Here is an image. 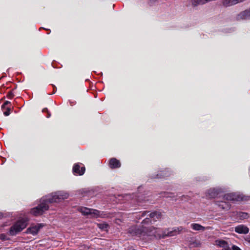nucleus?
Here are the masks:
<instances>
[{
  "label": "nucleus",
  "mask_w": 250,
  "mask_h": 250,
  "mask_svg": "<svg viewBox=\"0 0 250 250\" xmlns=\"http://www.w3.org/2000/svg\"><path fill=\"white\" fill-rule=\"evenodd\" d=\"M27 222L26 219H22L18 221L10 228L9 231V234L13 236L21 232L26 227Z\"/></svg>",
  "instance_id": "7ed1b4c3"
},
{
  "label": "nucleus",
  "mask_w": 250,
  "mask_h": 250,
  "mask_svg": "<svg viewBox=\"0 0 250 250\" xmlns=\"http://www.w3.org/2000/svg\"><path fill=\"white\" fill-rule=\"evenodd\" d=\"M9 103H10V102H8V101H6V102L4 103V104L3 105V106H5V105H7V104H8Z\"/></svg>",
  "instance_id": "bb28decb"
},
{
  "label": "nucleus",
  "mask_w": 250,
  "mask_h": 250,
  "mask_svg": "<svg viewBox=\"0 0 250 250\" xmlns=\"http://www.w3.org/2000/svg\"><path fill=\"white\" fill-rule=\"evenodd\" d=\"M9 114H10V108H8L7 109V111H6L4 112V114L5 116H8L9 115Z\"/></svg>",
  "instance_id": "4be33fe9"
},
{
  "label": "nucleus",
  "mask_w": 250,
  "mask_h": 250,
  "mask_svg": "<svg viewBox=\"0 0 250 250\" xmlns=\"http://www.w3.org/2000/svg\"><path fill=\"white\" fill-rule=\"evenodd\" d=\"M78 210L83 215H89L91 218H98L101 217V214L98 210L82 207L79 208Z\"/></svg>",
  "instance_id": "39448f33"
},
{
  "label": "nucleus",
  "mask_w": 250,
  "mask_h": 250,
  "mask_svg": "<svg viewBox=\"0 0 250 250\" xmlns=\"http://www.w3.org/2000/svg\"><path fill=\"white\" fill-rule=\"evenodd\" d=\"M232 249L233 250H241V249L238 248V247L236 246H233L232 247Z\"/></svg>",
  "instance_id": "5701e85b"
},
{
  "label": "nucleus",
  "mask_w": 250,
  "mask_h": 250,
  "mask_svg": "<svg viewBox=\"0 0 250 250\" xmlns=\"http://www.w3.org/2000/svg\"><path fill=\"white\" fill-rule=\"evenodd\" d=\"M191 227L193 230L196 231H203L206 229V228L205 227L197 223L192 224L191 225Z\"/></svg>",
  "instance_id": "ddd939ff"
},
{
  "label": "nucleus",
  "mask_w": 250,
  "mask_h": 250,
  "mask_svg": "<svg viewBox=\"0 0 250 250\" xmlns=\"http://www.w3.org/2000/svg\"><path fill=\"white\" fill-rule=\"evenodd\" d=\"M222 250H231V249H230L229 246H228V247H227L225 249H223Z\"/></svg>",
  "instance_id": "a878e982"
},
{
  "label": "nucleus",
  "mask_w": 250,
  "mask_h": 250,
  "mask_svg": "<svg viewBox=\"0 0 250 250\" xmlns=\"http://www.w3.org/2000/svg\"><path fill=\"white\" fill-rule=\"evenodd\" d=\"M48 209V206L44 198L41 199V204L36 208L32 209L31 213L35 216L41 215Z\"/></svg>",
  "instance_id": "20e7f679"
},
{
  "label": "nucleus",
  "mask_w": 250,
  "mask_h": 250,
  "mask_svg": "<svg viewBox=\"0 0 250 250\" xmlns=\"http://www.w3.org/2000/svg\"><path fill=\"white\" fill-rule=\"evenodd\" d=\"M42 227L43 225L42 224H38L29 227L27 229V231L28 233H31L33 235H35L38 232L40 229Z\"/></svg>",
  "instance_id": "6e6552de"
},
{
  "label": "nucleus",
  "mask_w": 250,
  "mask_h": 250,
  "mask_svg": "<svg viewBox=\"0 0 250 250\" xmlns=\"http://www.w3.org/2000/svg\"><path fill=\"white\" fill-rule=\"evenodd\" d=\"M216 204L218 205L221 208H222L223 209H228L230 208L229 205L225 202H217Z\"/></svg>",
  "instance_id": "2eb2a0df"
},
{
  "label": "nucleus",
  "mask_w": 250,
  "mask_h": 250,
  "mask_svg": "<svg viewBox=\"0 0 250 250\" xmlns=\"http://www.w3.org/2000/svg\"><path fill=\"white\" fill-rule=\"evenodd\" d=\"M216 245L225 249L229 246L227 243L224 240L216 241Z\"/></svg>",
  "instance_id": "f3484780"
},
{
  "label": "nucleus",
  "mask_w": 250,
  "mask_h": 250,
  "mask_svg": "<svg viewBox=\"0 0 250 250\" xmlns=\"http://www.w3.org/2000/svg\"><path fill=\"white\" fill-rule=\"evenodd\" d=\"M109 164L111 168H118L121 167L120 161L114 158L110 160Z\"/></svg>",
  "instance_id": "9b49d317"
},
{
  "label": "nucleus",
  "mask_w": 250,
  "mask_h": 250,
  "mask_svg": "<svg viewBox=\"0 0 250 250\" xmlns=\"http://www.w3.org/2000/svg\"><path fill=\"white\" fill-rule=\"evenodd\" d=\"M69 197V194L65 191H59L50 194L47 198H44L46 202L49 203H59L66 199Z\"/></svg>",
  "instance_id": "f03ea898"
},
{
  "label": "nucleus",
  "mask_w": 250,
  "mask_h": 250,
  "mask_svg": "<svg viewBox=\"0 0 250 250\" xmlns=\"http://www.w3.org/2000/svg\"><path fill=\"white\" fill-rule=\"evenodd\" d=\"M240 214V217L242 218L243 219L247 218L248 217V213L245 212H241Z\"/></svg>",
  "instance_id": "aec40b11"
},
{
  "label": "nucleus",
  "mask_w": 250,
  "mask_h": 250,
  "mask_svg": "<svg viewBox=\"0 0 250 250\" xmlns=\"http://www.w3.org/2000/svg\"><path fill=\"white\" fill-rule=\"evenodd\" d=\"M235 231L240 234H247L249 232V228L244 225H239L235 228Z\"/></svg>",
  "instance_id": "9d476101"
},
{
  "label": "nucleus",
  "mask_w": 250,
  "mask_h": 250,
  "mask_svg": "<svg viewBox=\"0 0 250 250\" xmlns=\"http://www.w3.org/2000/svg\"><path fill=\"white\" fill-rule=\"evenodd\" d=\"M0 239L2 240L7 239L6 236L4 234H1L0 235Z\"/></svg>",
  "instance_id": "412c9836"
},
{
  "label": "nucleus",
  "mask_w": 250,
  "mask_h": 250,
  "mask_svg": "<svg viewBox=\"0 0 250 250\" xmlns=\"http://www.w3.org/2000/svg\"><path fill=\"white\" fill-rule=\"evenodd\" d=\"M189 245L192 248L200 247L201 246V243L198 240L190 241Z\"/></svg>",
  "instance_id": "dca6fc26"
},
{
  "label": "nucleus",
  "mask_w": 250,
  "mask_h": 250,
  "mask_svg": "<svg viewBox=\"0 0 250 250\" xmlns=\"http://www.w3.org/2000/svg\"><path fill=\"white\" fill-rule=\"evenodd\" d=\"M224 199L227 201H243L248 200V197L236 193H229L224 196Z\"/></svg>",
  "instance_id": "423d86ee"
},
{
  "label": "nucleus",
  "mask_w": 250,
  "mask_h": 250,
  "mask_svg": "<svg viewBox=\"0 0 250 250\" xmlns=\"http://www.w3.org/2000/svg\"><path fill=\"white\" fill-rule=\"evenodd\" d=\"M119 222H121V220L120 219H116L115 220V223L117 224H119Z\"/></svg>",
  "instance_id": "393cba45"
},
{
  "label": "nucleus",
  "mask_w": 250,
  "mask_h": 250,
  "mask_svg": "<svg viewBox=\"0 0 250 250\" xmlns=\"http://www.w3.org/2000/svg\"><path fill=\"white\" fill-rule=\"evenodd\" d=\"M241 14L245 18H250V9L243 11Z\"/></svg>",
  "instance_id": "a211bd4d"
},
{
  "label": "nucleus",
  "mask_w": 250,
  "mask_h": 250,
  "mask_svg": "<svg viewBox=\"0 0 250 250\" xmlns=\"http://www.w3.org/2000/svg\"><path fill=\"white\" fill-rule=\"evenodd\" d=\"M147 214H148L147 216H149L150 218L154 219H158L161 216V213L157 211H154L151 213H149V212L145 211L142 213V216H145Z\"/></svg>",
  "instance_id": "f8f14e48"
},
{
  "label": "nucleus",
  "mask_w": 250,
  "mask_h": 250,
  "mask_svg": "<svg viewBox=\"0 0 250 250\" xmlns=\"http://www.w3.org/2000/svg\"><path fill=\"white\" fill-rule=\"evenodd\" d=\"M79 192H80L82 194H83V192H84V193L87 192V191H86V190H85V189H83L80 190H79Z\"/></svg>",
  "instance_id": "b1692460"
},
{
  "label": "nucleus",
  "mask_w": 250,
  "mask_h": 250,
  "mask_svg": "<svg viewBox=\"0 0 250 250\" xmlns=\"http://www.w3.org/2000/svg\"><path fill=\"white\" fill-rule=\"evenodd\" d=\"M97 226L101 229H105L108 226V224L106 223L98 224Z\"/></svg>",
  "instance_id": "6ab92c4d"
},
{
  "label": "nucleus",
  "mask_w": 250,
  "mask_h": 250,
  "mask_svg": "<svg viewBox=\"0 0 250 250\" xmlns=\"http://www.w3.org/2000/svg\"><path fill=\"white\" fill-rule=\"evenodd\" d=\"M142 230V228H139L136 226H132L130 228H129L128 229V233L131 235V236H140L143 234Z\"/></svg>",
  "instance_id": "0eeeda50"
},
{
  "label": "nucleus",
  "mask_w": 250,
  "mask_h": 250,
  "mask_svg": "<svg viewBox=\"0 0 250 250\" xmlns=\"http://www.w3.org/2000/svg\"><path fill=\"white\" fill-rule=\"evenodd\" d=\"M80 169V166L78 165H75L73 167V171L74 172L79 174L80 175H83L85 171V167H82L81 170Z\"/></svg>",
  "instance_id": "4468645a"
},
{
  "label": "nucleus",
  "mask_w": 250,
  "mask_h": 250,
  "mask_svg": "<svg viewBox=\"0 0 250 250\" xmlns=\"http://www.w3.org/2000/svg\"><path fill=\"white\" fill-rule=\"evenodd\" d=\"M220 193V190L216 188H210L207 192V196L209 198H215Z\"/></svg>",
  "instance_id": "1a4fd4ad"
},
{
  "label": "nucleus",
  "mask_w": 250,
  "mask_h": 250,
  "mask_svg": "<svg viewBox=\"0 0 250 250\" xmlns=\"http://www.w3.org/2000/svg\"><path fill=\"white\" fill-rule=\"evenodd\" d=\"M182 228H178L172 231L169 232L164 231L162 234L159 233L156 229L153 226H148L147 227H143L142 230L143 235H147L149 236H154L157 238H164L167 236H172L176 234H179L182 230Z\"/></svg>",
  "instance_id": "f257e3e1"
}]
</instances>
